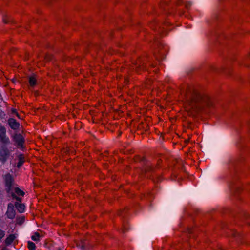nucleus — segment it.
Wrapping results in <instances>:
<instances>
[{"label":"nucleus","mask_w":250,"mask_h":250,"mask_svg":"<svg viewBox=\"0 0 250 250\" xmlns=\"http://www.w3.org/2000/svg\"><path fill=\"white\" fill-rule=\"evenodd\" d=\"M0 142L4 145L9 143L10 141L6 136V129L4 126H0Z\"/></svg>","instance_id":"obj_1"},{"label":"nucleus","mask_w":250,"mask_h":250,"mask_svg":"<svg viewBox=\"0 0 250 250\" xmlns=\"http://www.w3.org/2000/svg\"><path fill=\"white\" fill-rule=\"evenodd\" d=\"M12 196L13 198H15L17 201H19L20 202H21V200L19 197H17L14 193L12 194ZM15 207L18 211L20 213H23L25 211V206L24 204H21V203L16 202L15 204Z\"/></svg>","instance_id":"obj_2"},{"label":"nucleus","mask_w":250,"mask_h":250,"mask_svg":"<svg viewBox=\"0 0 250 250\" xmlns=\"http://www.w3.org/2000/svg\"><path fill=\"white\" fill-rule=\"evenodd\" d=\"M6 215L8 218L13 219L15 216V212L14 209L13 205L9 204L8 205V209L6 212Z\"/></svg>","instance_id":"obj_3"},{"label":"nucleus","mask_w":250,"mask_h":250,"mask_svg":"<svg viewBox=\"0 0 250 250\" xmlns=\"http://www.w3.org/2000/svg\"><path fill=\"white\" fill-rule=\"evenodd\" d=\"M15 142L19 147H22L24 142L23 137L20 134H17L14 137Z\"/></svg>","instance_id":"obj_4"},{"label":"nucleus","mask_w":250,"mask_h":250,"mask_svg":"<svg viewBox=\"0 0 250 250\" xmlns=\"http://www.w3.org/2000/svg\"><path fill=\"white\" fill-rule=\"evenodd\" d=\"M8 124L11 128L13 129H17L19 127V124L13 118H10L8 120Z\"/></svg>","instance_id":"obj_5"},{"label":"nucleus","mask_w":250,"mask_h":250,"mask_svg":"<svg viewBox=\"0 0 250 250\" xmlns=\"http://www.w3.org/2000/svg\"><path fill=\"white\" fill-rule=\"evenodd\" d=\"M4 180L6 186L8 188H10L13 182V178L12 176L9 174L5 175Z\"/></svg>","instance_id":"obj_6"},{"label":"nucleus","mask_w":250,"mask_h":250,"mask_svg":"<svg viewBox=\"0 0 250 250\" xmlns=\"http://www.w3.org/2000/svg\"><path fill=\"white\" fill-rule=\"evenodd\" d=\"M201 102L205 104L207 106H210L211 104H210V98L208 96L205 95L201 97Z\"/></svg>","instance_id":"obj_7"},{"label":"nucleus","mask_w":250,"mask_h":250,"mask_svg":"<svg viewBox=\"0 0 250 250\" xmlns=\"http://www.w3.org/2000/svg\"><path fill=\"white\" fill-rule=\"evenodd\" d=\"M15 239V236L13 234L9 235L5 239V243L6 245H8L11 244Z\"/></svg>","instance_id":"obj_8"},{"label":"nucleus","mask_w":250,"mask_h":250,"mask_svg":"<svg viewBox=\"0 0 250 250\" xmlns=\"http://www.w3.org/2000/svg\"><path fill=\"white\" fill-rule=\"evenodd\" d=\"M14 191H15V193L17 195L19 196H21L23 197L25 194L24 192L18 188H15L14 189Z\"/></svg>","instance_id":"obj_9"},{"label":"nucleus","mask_w":250,"mask_h":250,"mask_svg":"<svg viewBox=\"0 0 250 250\" xmlns=\"http://www.w3.org/2000/svg\"><path fill=\"white\" fill-rule=\"evenodd\" d=\"M184 106L185 110L187 112H189L190 111V109L193 108V105L190 104H189V102H186V103H184Z\"/></svg>","instance_id":"obj_10"},{"label":"nucleus","mask_w":250,"mask_h":250,"mask_svg":"<svg viewBox=\"0 0 250 250\" xmlns=\"http://www.w3.org/2000/svg\"><path fill=\"white\" fill-rule=\"evenodd\" d=\"M31 238L34 241H39L40 240V235L38 232H36L32 236Z\"/></svg>","instance_id":"obj_11"},{"label":"nucleus","mask_w":250,"mask_h":250,"mask_svg":"<svg viewBox=\"0 0 250 250\" xmlns=\"http://www.w3.org/2000/svg\"><path fill=\"white\" fill-rule=\"evenodd\" d=\"M29 83L31 86H34L36 83V79L34 76H32L29 78Z\"/></svg>","instance_id":"obj_12"},{"label":"nucleus","mask_w":250,"mask_h":250,"mask_svg":"<svg viewBox=\"0 0 250 250\" xmlns=\"http://www.w3.org/2000/svg\"><path fill=\"white\" fill-rule=\"evenodd\" d=\"M28 248L30 250H35L36 248V246L34 243L31 241L28 242Z\"/></svg>","instance_id":"obj_13"},{"label":"nucleus","mask_w":250,"mask_h":250,"mask_svg":"<svg viewBox=\"0 0 250 250\" xmlns=\"http://www.w3.org/2000/svg\"><path fill=\"white\" fill-rule=\"evenodd\" d=\"M23 163H24V158L21 155L19 157V161L17 164L18 167H21L23 164Z\"/></svg>","instance_id":"obj_14"},{"label":"nucleus","mask_w":250,"mask_h":250,"mask_svg":"<svg viewBox=\"0 0 250 250\" xmlns=\"http://www.w3.org/2000/svg\"><path fill=\"white\" fill-rule=\"evenodd\" d=\"M8 154H9V152L7 150L6 151H5V156H4L3 157L2 156L0 155V160H1L2 161H5L6 160V158L8 155Z\"/></svg>","instance_id":"obj_15"},{"label":"nucleus","mask_w":250,"mask_h":250,"mask_svg":"<svg viewBox=\"0 0 250 250\" xmlns=\"http://www.w3.org/2000/svg\"><path fill=\"white\" fill-rule=\"evenodd\" d=\"M5 235L4 232L0 229V240L4 237Z\"/></svg>","instance_id":"obj_16"},{"label":"nucleus","mask_w":250,"mask_h":250,"mask_svg":"<svg viewBox=\"0 0 250 250\" xmlns=\"http://www.w3.org/2000/svg\"><path fill=\"white\" fill-rule=\"evenodd\" d=\"M12 112L15 113L16 116L17 117H19V115H18V113L16 111V110L15 109L12 110Z\"/></svg>","instance_id":"obj_17"}]
</instances>
